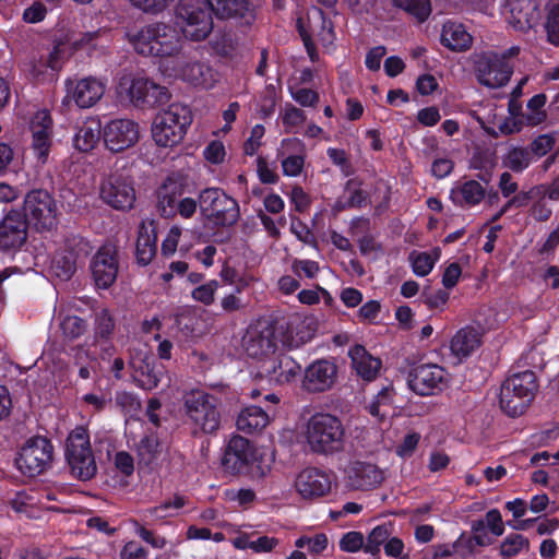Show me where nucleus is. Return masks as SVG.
<instances>
[{"instance_id": "f257e3e1", "label": "nucleus", "mask_w": 559, "mask_h": 559, "mask_svg": "<svg viewBox=\"0 0 559 559\" xmlns=\"http://www.w3.org/2000/svg\"><path fill=\"white\" fill-rule=\"evenodd\" d=\"M344 427L329 413H316L307 420L302 436L309 450L320 454L338 452L344 445Z\"/></svg>"}, {"instance_id": "f03ea898", "label": "nucleus", "mask_w": 559, "mask_h": 559, "mask_svg": "<svg viewBox=\"0 0 559 559\" xmlns=\"http://www.w3.org/2000/svg\"><path fill=\"white\" fill-rule=\"evenodd\" d=\"M192 122L190 109L179 103H173L156 114L151 126L154 143L162 148H174L185 139Z\"/></svg>"}, {"instance_id": "7ed1b4c3", "label": "nucleus", "mask_w": 559, "mask_h": 559, "mask_svg": "<svg viewBox=\"0 0 559 559\" xmlns=\"http://www.w3.org/2000/svg\"><path fill=\"white\" fill-rule=\"evenodd\" d=\"M182 404L195 433L211 435L219 429L222 413L216 396L202 390H190L183 394Z\"/></svg>"}, {"instance_id": "20e7f679", "label": "nucleus", "mask_w": 559, "mask_h": 559, "mask_svg": "<svg viewBox=\"0 0 559 559\" xmlns=\"http://www.w3.org/2000/svg\"><path fill=\"white\" fill-rule=\"evenodd\" d=\"M536 390L537 382L533 371L526 370L509 377L500 386V408L511 417L522 415L532 402Z\"/></svg>"}, {"instance_id": "39448f33", "label": "nucleus", "mask_w": 559, "mask_h": 559, "mask_svg": "<svg viewBox=\"0 0 559 559\" xmlns=\"http://www.w3.org/2000/svg\"><path fill=\"white\" fill-rule=\"evenodd\" d=\"M71 474L81 480L96 475L97 465L91 448L90 435L85 427H75L68 436L64 451Z\"/></svg>"}, {"instance_id": "423d86ee", "label": "nucleus", "mask_w": 559, "mask_h": 559, "mask_svg": "<svg viewBox=\"0 0 559 559\" xmlns=\"http://www.w3.org/2000/svg\"><path fill=\"white\" fill-rule=\"evenodd\" d=\"M176 23L182 37L194 41L205 39L213 29L211 13L201 0H180Z\"/></svg>"}, {"instance_id": "0eeeda50", "label": "nucleus", "mask_w": 559, "mask_h": 559, "mask_svg": "<svg viewBox=\"0 0 559 559\" xmlns=\"http://www.w3.org/2000/svg\"><path fill=\"white\" fill-rule=\"evenodd\" d=\"M117 95L121 100L129 102L135 106L143 104H159L168 100L169 94L166 87L160 86L148 79L122 75L119 79Z\"/></svg>"}, {"instance_id": "6e6552de", "label": "nucleus", "mask_w": 559, "mask_h": 559, "mask_svg": "<svg viewBox=\"0 0 559 559\" xmlns=\"http://www.w3.org/2000/svg\"><path fill=\"white\" fill-rule=\"evenodd\" d=\"M254 461L255 449L249 440L241 436L231 437L223 457L226 469L231 473H243L249 468L252 478L261 479L267 475L270 466L255 465Z\"/></svg>"}, {"instance_id": "1a4fd4ad", "label": "nucleus", "mask_w": 559, "mask_h": 559, "mask_svg": "<svg viewBox=\"0 0 559 559\" xmlns=\"http://www.w3.org/2000/svg\"><path fill=\"white\" fill-rule=\"evenodd\" d=\"M185 185L175 178H169L162 187L158 198V211L164 217L179 215L185 219L191 218L200 206V199L183 197Z\"/></svg>"}, {"instance_id": "9d476101", "label": "nucleus", "mask_w": 559, "mask_h": 559, "mask_svg": "<svg viewBox=\"0 0 559 559\" xmlns=\"http://www.w3.org/2000/svg\"><path fill=\"white\" fill-rule=\"evenodd\" d=\"M107 83L103 79L85 76L82 79H68L64 81L66 95L62 105L74 104L81 109L94 107L104 97Z\"/></svg>"}, {"instance_id": "9b49d317", "label": "nucleus", "mask_w": 559, "mask_h": 559, "mask_svg": "<svg viewBox=\"0 0 559 559\" xmlns=\"http://www.w3.org/2000/svg\"><path fill=\"white\" fill-rule=\"evenodd\" d=\"M200 209L217 225H233L239 217V206L236 200L216 188L201 191Z\"/></svg>"}, {"instance_id": "f8f14e48", "label": "nucleus", "mask_w": 559, "mask_h": 559, "mask_svg": "<svg viewBox=\"0 0 559 559\" xmlns=\"http://www.w3.org/2000/svg\"><path fill=\"white\" fill-rule=\"evenodd\" d=\"M52 457L51 442L45 437H33L22 447L16 465L23 474L36 476L50 466Z\"/></svg>"}, {"instance_id": "ddd939ff", "label": "nucleus", "mask_w": 559, "mask_h": 559, "mask_svg": "<svg viewBox=\"0 0 559 559\" xmlns=\"http://www.w3.org/2000/svg\"><path fill=\"white\" fill-rule=\"evenodd\" d=\"M58 209L45 190H33L24 199V219L37 229H51L57 224Z\"/></svg>"}, {"instance_id": "4468645a", "label": "nucleus", "mask_w": 559, "mask_h": 559, "mask_svg": "<svg viewBox=\"0 0 559 559\" xmlns=\"http://www.w3.org/2000/svg\"><path fill=\"white\" fill-rule=\"evenodd\" d=\"M92 278L97 288L110 287L117 278L119 271L118 252L114 245H103L92 257L90 262Z\"/></svg>"}, {"instance_id": "2eb2a0df", "label": "nucleus", "mask_w": 559, "mask_h": 559, "mask_svg": "<svg viewBox=\"0 0 559 559\" xmlns=\"http://www.w3.org/2000/svg\"><path fill=\"white\" fill-rule=\"evenodd\" d=\"M513 67L510 62H502V57L497 52L483 53L476 63V76L480 84L489 88H498L506 85L512 74Z\"/></svg>"}, {"instance_id": "dca6fc26", "label": "nucleus", "mask_w": 559, "mask_h": 559, "mask_svg": "<svg viewBox=\"0 0 559 559\" xmlns=\"http://www.w3.org/2000/svg\"><path fill=\"white\" fill-rule=\"evenodd\" d=\"M104 143L111 152H121L140 140V127L131 119H114L103 128Z\"/></svg>"}, {"instance_id": "f3484780", "label": "nucleus", "mask_w": 559, "mask_h": 559, "mask_svg": "<svg viewBox=\"0 0 559 559\" xmlns=\"http://www.w3.org/2000/svg\"><path fill=\"white\" fill-rule=\"evenodd\" d=\"M32 150L40 164L48 159L52 146L53 120L47 109L37 110L29 121Z\"/></svg>"}, {"instance_id": "a211bd4d", "label": "nucleus", "mask_w": 559, "mask_h": 559, "mask_svg": "<svg viewBox=\"0 0 559 559\" xmlns=\"http://www.w3.org/2000/svg\"><path fill=\"white\" fill-rule=\"evenodd\" d=\"M409 385L419 395H431L447 388L448 373L438 365H420L413 369Z\"/></svg>"}, {"instance_id": "6ab92c4d", "label": "nucleus", "mask_w": 559, "mask_h": 559, "mask_svg": "<svg viewBox=\"0 0 559 559\" xmlns=\"http://www.w3.org/2000/svg\"><path fill=\"white\" fill-rule=\"evenodd\" d=\"M345 478L349 488L364 491L379 487L385 478V473L374 463L354 461L346 467Z\"/></svg>"}, {"instance_id": "aec40b11", "label": "nucleus", "mask_w": 559, "mask_h": 559, "mask_svg": "<svg viewBox=\"0 0 559 559\" xmlns=\"http://www.w3.org/2000/svg\"><path fill=\"white\" fill-rule=\"evenodd\" d=\"M503 14L514 29L525 32L539 21V4L537 0H503Z\"/></svg>"}, {"instance_id": "412c9836", "label": "nucleus", "mask_w": 559, "mask_h": 559, "mask_svg": "<svg viewBox=\"0 0 559 559\" xmlns=\"http://www.w3.org/2000/svg\"><path fill=\"white\" fill-rule=\"evenodd\" d=\"M100 197L111 207L120 211L132 209L135 202L132 185L119 176H110L103 181Z\"/></svg>"}, {"instance_id": "4be33fe9", "label": "nucleus", "mask_w": 559, "mask_h": 559, "mask_svg": "<svg viewBox=\"0 0 559 559\" xmlns=\"http://www.w3.org/2000/svg\"><path fill=\"white\" fill-rule=\"evenodd\" d=\"M337 379V367L326 359H319L310 364L302 378V388L312 393L330 390Z\"/></svg>"}, {"instance_id": "5701e85b", "label": "nucleus", "mask_w": 559, "mask_h": 559, "mask_svg": "<svg viewBox=\"0 0 559 559\" xmlns=\"http://www.w3.org/2000/svg\"><path fill=\"white\" fill-rule=\"evenodd\" d=\"M85 253V243L80 239H70L58 249L51 261L55 276L67 281L76 271L79 259Z\"/></svg>"}, {"instance_id": "b1692460", "label": "nucleus", "mask_w": 559, "mask_h": 559, "mask_svg": "<svg viewBox=\"0 0 559 559\" xmlns=\"http://www.w3.org/2000/svg\"><path fill=\"white\" fill-rule=\"evenodd\" d=\"M295 488L305 499H316L330 493L332 479L318 468H305L296 477Z\"/></svg>"}, {"instance_id": "393cba45", "label": "nucleus", "mask_w": 559, "mask_h": 559, "mask_svg": "<svg viewBox=\"0 0 559 559\" xmlns=\"http://www.w3.org/2000/svg\"><path fill=\"white\" fill-rule=\"evenodd\" d=\"M27 224L20 212L11 211L0 222V249L15 250L26 240Z\"/></svg>"}, {"instance_id": "a878e982", "label": "nucleus", "mask_w": 559, "mask_h": 559, "mask_svg": "<svg viewBox=\"0 0 559 559\" xmlns=\"http://www.w3.org/2000/svg\"><path fill=\"white\" fill-rule=\"evenodd\" d=\"M166 25L164 22H153L131 29L127 35L128 41L139 55L154 57L157 40Z\"/></svg>"}, {"instance_id": "bb28decb", "label": "nucleus", "mask_w": 559, "mask_h": 559, "mask_svg": "<svg viewBox=\"0 0 559 559\" xmlns=\"http://www.w3.org/2000/svg\"><path fill=\"white\" fill-rule=\"evenodd\" d=\"M481 333L473 326L460 329L450 340V361L459 365L467 359L481 344Z\"/></svg>"}, {"instance_id": "cd10ccee", "label": "nucleus", "mask_w": 559, "mask_h": 559, "mask_svg": "<svg viewBox=\"0 0 559 559\" xmlns=\"http://www.w3.org/2000/svg\"><path fill=\"white\" fill-rule=\"evenodd\" d=\"M474 117L488 134L495 136L521 130L520 124L513 118H506L502 108H497L492 104L487 105L483 114L476 112Z\"/></svg>"}, {"instance_id": "c85d7f7f", "label": "nucleus", "mask_w": 559, "mask_h": 559, "mask_svg": "<svg viewBox=\"0 0 559 559\" xmlns=\"http://www.w3.org/2000/svg\"><path fill=\"white\" fill-rule=\"evenodd\" d=\"M130 365L134 370L135 380L144 390L157 388L164 373V368L158 366L154 357L146 353H138L130 359Z\"/></svg>"}, {"instance_id": "c756f323", "label": "nucleus", "mask_w": 559, "mask_h": 559, "mask_svg": "<svg viewBox=\"0 0 559 559\" xmlns=\"http://www.w3.org/2000/svg\"><path fill=\"white\" fill-rule=\"evenodd\" d=\"M277 154L281 160L283 174L287 177H297L301 174L305 165V145L297 138L282 140Z\"/></svg>"}, {"instance_id": "7c9ffc66", "label": "nucleus", "mask_w": 559, "mask_h": 559, "mask_svg": "<svg viewBox=\"0 0 559 559\" xmlns=\"http://www.w3.org/2000/svg\"><path fill=\"white\" fill-rule=\"evenodd\" d=\"M11 508L28 519H39L46 510H56V508L46 504L44 497L35 490H21L14 493L10 499Z\"/></svg>"}, {"instance_id": "2f4dec72", "label": "nucleus", "mask_w": 559, "mask_h": 559, "mask_svg": "<svg viewBox=\"0 0 559 559\" xmlns=\"http://www.w3.org/2000/svg\"><path fill=\"white\" fill-rule=\"evenodd\" d=\"M102 133L100 120L97 117H87L75 127L72 138L73 147L83 153L91 152L97 146Z\"/></svg>"}, {"instance_id": "473e14b6", "label": "nucleus", "mask_w": 559, "mask_h": 559, "mask_svg": "<svg viewBox=\"0 0 559 559\" xmlns=\"http://www.w3.org/2000/svg\"><path fill=\"white\" fill-rule=\"evenodd\" d=\"M440 41L445 48L462 52L472 47L473 36L462 23L447 21L441 28Z\"/></svg>"}, {"instance_id": "72a5a7b5", "label": "nucleus", "mask_w": 559, "mask_h": 559, "mask_svg": "<svg viewBox=\"0 0 559 559\" xmlns=\"http://www.w3.org/2000/svg\"><path fill=\"white\" fill-rule=\"evenodd\" d=\"M348 355L352 360V367L362 380L371 381L377 378L381 369V360L372 356L361 345H355L349 348Z\"/></svg>"}, {"instance_id": "f704fd0d", "label": "nucleus", "mask_w": 559, "mask_h": 559, "mask_svg": "<svg viewBox=\"0 0 559 559\" xmlns=\"http://www.w3.org/2000/svg\"><path fill=\"white\" fill-rule=\"evenodd\" d=\"M270 424L269 414L255 405L243 407L236 418L237 429L247 435L261 433Z\"/></svg>"}, {"instance_id": "c9c22d12", "label": "nucleus", "mask_w": 559, "mask_h": 559, "mask_svg": "<svg viewBox=\"0 0 559 559\" xmlns=\"http://www.w3.org/2000/svg\"><path fill=\"white\" fill-rule=\"evenodd\" d=\"M247 354L254 358H261L274 352L275 342L272 328L252 329L248 331L243 343Z\"/></svg>"}, {"instance_id": "e433bc0d", "label": "nucleus", "mask_w": 559, "mask_h": 559, "mask_svg": "<svg viewBox=\"0 0 559 559\" xmlns=\"http://www.w3.org/2000/svg\"><path fill=\"white\" fill-rule=\"evenodd\" d=\"M185 39L178 27L174 24L166 25L163 28L160 38L157 40L155 56L156 58H176L183 49Z\"/></svg>"}, {"instance_id": "4c0bfd02", "label": "nucleus", "mask_w": 559, "mask_h": 559, "mask_svg": "<svg viewBox=\"0 0 559 559\" xmlns=\"http://www.w3.org/2000/svg\"><path fill=\"white\" fill-rule=\"evenodd\" d=\"M267 372L270 381L283 385L294 382L300 376L301 367L290 356L283 355L272 362Z\"/></svg>"}, {"instance_id": "58836bf2", "label": "nucleus", "mask_w": 559, "mask_h": 559, "mask_svg": "<svg viewBox=\"0 0 559 559\" xmlns=\"http://www.w3.org/2000/svg\"><path fill=\"white\" fill-rule=\"evenodd\" d=\"M156 234L152 223L142 222L139 226V235L135 246L138 263L147 265L156 253Z\"/></svg>"}, {"instance_id": "ea45409f", "label": "nucleus", "mask_w": 559, "mask_h": 559, "mask_svg": "<svg viewBox=\"0 0 559 559\" xmlns=\"http://www.w3.org/2000/svg\"><path fill=\"white\" fill-rule=\"evenodd\" d=\"M177 76L194 86L206 88L211 87L215 81L212 69L199 61H188L183 63Z\"/></svg>"}, {"instance_id": "a19ab883", "label": "nucleus", "mask_w": 559, "mask_h": 559, "mask_svg": "<svg viewBox=\"0 0 559 559\" xmlns=\"http://www.w3.org/2000/svg\"><path fill=\"white\" fill-rule=\"evenodd\" d=\"M231 544L239 550L250 549L255 554H262L273 551L280 545V540L266 535L239 533L233 538Z\"/></svg>"}, {"instance_id": "79ce46f5", "label": "nucleus", "mask_w": 559, "mask_h": 559, "mask_svg": "<svg viewBox=\"0 0 559 559\" xmlns=\"http://www.w3.org/2000/svg\"><path fill=\"white\" fill-rule=\"evenodd\" d=\"M485 188L476 180H467L456 185L450 192L454 203L460 205L475 206L485 198Z\"/></svg>"}, {"instance_id": "37998d69", "label": "nucleus", "mask_w": 559, "mask_h": 559, "mask_svg": "<svg viewBox=\"0 0 559 559\" xmlns=\"http://www.w3.org/2000/svg\"><path fill=\"white\" fill-rule=\"evenodd\" d=\"M310 36L316 37L324 47H330L335 38L333 25L326 20L321 10L314 9L309 13Z\"/></svg>"}, {"instance_id": "c03bdc74", "label": "nucleus", "mask_w": 559, "mask_h": 559, "mask_svg": "<svg viewBox=\"0 0 559 559\" xmlns=\"http://www.w3.org/2000/svg\"><path fill=\"white\" fill-rule=\"evenodd\" d=\"M221 17L243 16L255 5L254 0H205Z\"/></svg>"}, {"instance_id": "a18cd8bd", "label": "nucleus", "mask_w": 559, "mask_h": 559, "mask_svg": "<svg viewBox=\"0 0 559 559\" xmlns=\"http://www.w3.org/2000/svg\"><path fill=\"white\" fill-rule=\"evenodd\" d=\"M393 395L391 386L383 388L368 405L370 415L379 421L391 416L394 412Z\"/></svg>"}, {"instance_id": "49530a36", "label": "nucleus", "mask_w": 559, "mask_h": 559, "mask_svg": "<svg viewBox=\"0 0 559 559\" xmlns=\"http://www.w3.org/2000/svg\"><path fill=\"white\" fill-rule=\"evenodd\" d=\"M544 29L547 41L559 47V0H549L546 3Z\"/></svg>"}, {"instance_id": "de8ad7c7", "label": "nucleus", "mask_w": 559, "mask_h": 559, "mask_svg": "<svg viewBox=\"0 0 559 559\" xmlns=\"http://www.w3.org/2000/svg\"><path fill=\"white\" fill-rule=\"evenodd\" d=\"M530 550V540L516 533L509 534L499 546V554L502 559H511Z\"/></svg>"}, {"instance_id": "09e8293b", "label": "nucleus", "mask_w": 559, "mask_h": 559, "mask_svg": "<svg viewBox=\"0 0 559 559\" xmlns=\"http://www.w3.org/2000/svg\"><path fill=\"white\" fill-rule=\"evenodd\" d=\"M439 258V249H433L431 252H413L409 255L413 271L417 276L428 275Z\"/></svg>"}, {"instance_id": "8fccbe9b", "label": "nucleus", "mask_w": 559, "mask_h": 559, "mask_svg": "<svg viewBox=\"0 0 559 559\" xmlns=\"http://www.w3.org/2000/svg\"><path fill=\"white\" fill-rule=\"evenodd\" d=\"M531 162V154L524 147H512L503 157V165L515 173L524 171Z\"/></svg>"}, {"instance_id": "3c124183", "label": "nucleus", "mask_w": 559, "mask_h": 559, "mask_svg": "<svg viewBox=\"0 0 559 559\" xmlns=\"http://www.w3.org/2000/svg\"><path fill=\"white\" fill-rule=\"evenodd\" d=\"M329 538L324 533H318L312 536L301 535L295 540V546L298 549L307 547L310 555H321L329 547Z\"/></svg>"}, {"instance_id": "603ef678", "label": "nucleus", "mask_w": 559, "mask_h": 559, "mask_svg": "<svg viewBox=\"0 0 559 559\" xmlns=\"http://www.w3.org/2000/svg\"><path fill=\"white\" fill-rule=\"evenodd\" d=\"M393 4L403 9L419 22H424L431 13L430 0H392Z\"/></svg>"}, {"instance_id": "864d4df0", "label": "nucleus", "mask_w": 559, "mask_h": 559, "mask_svg": "<svg viewBox=\"0 0 559 559\" xmlns=\"http://www.w3.org/2000/svg\"><path fill=\"white\" fill-rule=\"evenodd\" d=\"M187 504V500L182 496H174L157 507L151 508L147 512L156 520L174 516Z\"/></svg>"}, {"instance_id": "5fc2aeb1", "label": "nucleus", "mask_w": 559, "mask_h": 559, "mask_svg": "<svg viewBox=\"0 0 559 559\" xmlns=\"http://www.w3.org/2000/svg\"><path fill=\"white\" fill-rule=\"evenodd\" d=\"M136 451L140 460L146 464H150L156 459L159 452V441L154 435L145 436L140 440L136 445Z\"/></svg>"}, {"instance_id": "6e6d98bb", "label": "nucleus", "mask_w": 559, "mask_h": 559, "mask_svg": "<svg viewBox=\"0 0 559 559\" xmlns=\"http://www.w3.org/2000/svg\"><path fill=\"white\" fill-rule=\"evenodd\" d=\"M133 532L146 544L152 546L155 549H164L167 546V539L156 534L155 532L147 530L144 525H142L136 520L130 521Z\"/></svg>"}, {"instance_id": "4d7b16f0", "label": "nucleus", "mask_w": 559, "mask_h": 559, "mask_svg": "<svg viewBox=\"0 0 559 559\" xmlns=\"http://www.w3.org/2000/svg\"><path fill=\"white\" fill-rule=\"evenodd\" d=\"M223 496L227 502L239 507H246L255 499V492L250 488H229L224 491Z\"/></svg>"}, {"instance_id": "13d9d810", "label": "nucleus", "mask_w": 559, "mask_h": 559, "mask_svg": "<svg viewBox=\"0 0 559 559\" xmlns=\"http://www.w3.org/2000/svg\"><path fill=\"white\" fill-rule=\"evenodd\" d=\"M60 328L62 334L66 338L74 340L80 337L86 330V325L84 321L76 316H68L66 317L61 323Z\"/></svg>"}, {"instance_id": "bf43d9fd", "label": "nucleus", "mask_w": 559, "mask_h": 559, "mask_svg": "<svg viewBox=\"0 0 559 559\" xmlns=\"http://www.w3.org/2000/svg\"><path fill=\"white\" fill-rule=\"evenodd\" d=\"M388 538L389 531L385 526L374 527L368 535L367 542L365 543V551L371 555L378 554L381 545L384 546Z\"/></svg>"}, {"instance_id": "052dcab7", "label": "nucleus", "mask_w": 559, "mask_h": 559, "mask_svg": "<svg viewBox=\"0 0 559 559\" xmlns=\"http://www.w3.org/2000/svg\"><path fill=\"white\" fill-rule=\"evenodd\" d=\"M281 119L285 126V131L293 132L296 127L305 122L306 117L300 109L294 106H286L281 112Z\"/></svg>"}, {"instance_id": "680f3d73", "label": "nucleus", "mask_w": 559, "mask_h": 559, "mask_svg": "<svg viewBox=\"0 0 559 559\" xmlns=\"http://www.w3.org/2000/svg\"><path fill=\"white\" fill-rule=\"evenodd\" d=\"M290 329L296 330L297 340L294 341V346L308 343L314 335L313 322L309 319H299L296 323H290Z\"/></svg>"}, {"instance_id": "e2e57ef3", "label": "nucleus", "mask_w": 559, "mask_h": 559, "mask_svg": "<svg viewBox=\"0 0 559 559\" xmlns=\"http://www.w3.org/2000/svg\"><path fill=\"white\" fill-rule=\"evenodd\" d=\"M218 288V282L215 280L209 281L205 284H202L195 287L191 295L195 301L202 302L204 305H211L214 301V297L216 290Z\"/></svg>"}, {"instance_id": "0e129e2a", "label": "nucleus", "mask_w": 559, "mask_h": 559, "mask_svg": "<svg viewBox=\"0 0 559 559\" xmlns=\"http://www.w3.org/2000/svg\"><path fill=\"white\" fill-rule=\"evenodd\" d=\"M420 441V435L418 432L407 433L401 443L396 447L395 453L402 459H406L413 455Z\"/></svg>"}, {"instance_id": "69168bd1", "label": "nucleus", "mask_w": 559, "mask_h": 559, "mask_svg": "<svg viewBox=\"0 0 559 559\" xmlns=\"http://www.w3.org/2000/svg\"><path fill=\"white\" fill-rule=\"evenodd\" d=\"M204 158L211 164H221L226 156V150L222 141H211L203 151Z\"/></svg>"}, {"instance_id": "338daca9", "label": "nucleus", "mask_w": 559, "mask_h": 559, "mask_svg": "<svg viewBox=\"0 0 559 559\" xmlns=\"http://www.w3.org/2000/svg\"><path fill=\"white\" fill-rule=\"evenodd\" d=\"M365 548L364 535L359 532H348L340 540V548L347 552H355Z\"/></svg>"}, {"instance_id": "774afa93", "label": "nucleus", "mask_w": 559, "mask_h": 559, "mask_svg": "<svg viewBox=\"0 0 559 559\" xmlns=\"http://www.w3.org/2000/svg\"><path fill=\"white\" fill-rule=\"evenodd\" d=\"M120 559H148V551L135 540L127 542L119 552Z\"/></svg>"}]
</instances>
